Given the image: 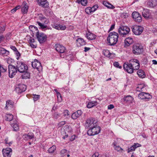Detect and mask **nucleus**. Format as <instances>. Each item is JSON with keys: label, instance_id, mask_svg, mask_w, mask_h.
Listing matches in <instances>:
<instances>
[{"label": "nucleus", "instance_id": "f257e3e1", "mask_svg": "<svg viewBox=\"0 0 157 157\" xmlns=\"http://www.w3.org/2000/svg\"><path fill=\"white\" fill-rule=\"evenodd\" d=\"M118 35L115 32L110 33L107 38V41L109 45L112 46L116 44L117 42Z\"/></svg>", "mask_w": 157, "mask_h": 157}, {"label": "nucleus", "instance_id": "f03ea898", "mask_svg": "<svg viewBox=\"0 0 157 157\" xmlns=\"http://www.w3.org/2000/svg\"><path fill=\"white\" fill-rule=\"evenodd\" d=\"M143 51L142 46L139 43L134 44L132 47V52L135 55H140Z\"/></svg>", "mask_w": 157, "mask_h": 157}, {"label": "nucleus", "instance_id": "7ed1b4c3", "mask_svg": "<svg viewBox=\"0 0 157 157\" xmlns=\"http://www.w3.org/2000/svg\"><path fill=\"white\" fill-rule=\"evenodd\" d=\"M89 128L87 132V133L89 136H94L98 134L100 131V127L97 125Z\"/></svg>", "mask_w": 157, "mask_h": 157}, {"label": "nucleus", "instance_id": "20e7f679", "mask_svg": "<svg viewBox=\"0 0 157 157\" xmlns=\"http://www.w3.org/2000/svg\"><path fill=\"white\" fill-rule=\"evenodd\" d=\"M8 67L9 75V77L12 78L15 75L18 71L17 66L16 67L10 64L6 66Z\"/></svg>", "mask_w": 157, "mask_h": 157}, {"label": "nucleus", "instance_id": "39448f33", "mask_svg": "<svg viewBox=\"0 0 157 157\" xmlns=\"http://www.w3.org/2000/svg\"><path fill=\"white\" fill-rule=\"evenodd\" d=\"M18 71L20 73H23L27 71L28 67L27 65L21 62H19L17 63L16 66Z\"/></svg>", "mask_w": 157, "mask_h": 157}, {"label": "nucleus", "instance_id": "423d86ee", "mask_svg": "<svg viewBox=\"0 0 157 157\" xmlns=\"http://www.w3.org/2000/svg\"><path fill=\"white\" fill-rule=\"evenodd\" d=\"M130 31L129 28L125 26H122L118 29L119 34L122 36H124L128 34Z\"/></svg>", "mask_w": 157, "mask_h": 157}, {"label": "nucleus", "instance_id": "0eeeda50", "mask_svg": "<svg viewBox=\"0 0 157 157\" xmlns=\"http://www.w3.org/2000/svg\"><path fill=\"white\" fill-rule=\"evenodd\" d=\"M132 31L134 34L136 35H140L143 32L144 28L141 26L135 25L132 28Z\"/></svg>", "mask_w": 157, "mask_h": 157}, {"label": "nucleus", "instance_id": "6e6552de", "mask_svg": "<svg viewBox=\"0 0 157 157\" xmlns=\"http://www.w3.org/2000/svg\"><path fill=\"white\" fill-rule=\"evenodd\" d=\"M36 36L40 43H42L46 40L47 37L43 33H40L39 31H37Z\"/></svg>", "mask_w": 157, "mask_h": 157}, {"label": "nucleus", "instance_id": "1a4fd4ad", "mask_svg": "<svg viewBox=\"0 0 157 157\" xmlns=\"http://www.w3.org/2000/svg\"><path fill=\"white\" fill-rule=\"evenodd\" d=\"M97 121L93 118H90L87 119L85 124L86 127L87 128L93 127L97 125Z\"/></svg>", "mask_w": 157, "mask_h": 157}, {"label": "nucleus", "instance_id": "9d476101", "mask_svg": "<svg viewBox=\"0 0 157 157\" xmlns=\"http://www.w3.org/2000/svg\"><path fill=\"white\" fill-rule=\"evenodd\" d=\"M32 67L35 69H36L39 72L42 71V67L40 62L37 60L35 59L32 62Z\"/></svg>", "mask_w": 157, "mask_h": 157}, {"label": "nucleus", "instance_id": "9b49d317", "mask_svg": "<svg viewBox=\"0 0 157 157\" xmlns=\"http://www.w3.org/2000/svg\"><path fill=\"white\" fill-rule=\"evenodd\" d=\"M123 68L124 70H126L129 73H133L134 70L130 63L128 64V63H124L123 65Z\"/></svg>", "mask_w": 157, "mask_h": 157}, {"label": "nucleus", "instance_id": "f8f14e48", "mask_svg": "<svg viewBox=\"0 0 157 157\" xmlns=\"http://www.w3.org/2000/svg\"><path fill=\"white\" fill-rule=\"evenodd\" d=\"M130 64L134 70L138 69L140 67V63L139 61L135 59H132L131 61Z\"/></svg>", "mask_w": 157, "mask_h": 157}, {"label": "nucleus", "instance_id": "ddd939ff", "mask_svg": "<svg viewBox=\"0 0 157 157\" xmlns=\"http://www.w3.org/2000/svg\"><path fill=\"white\" fill-rule=\"evenodd\" d=\"M132 16L133 18L136 21L140 22L141 21L142 17L141 15L137 12H134L132 13Z\"/></svg>", "mask_w": 157, "mask_h": 157}, {"label": "nucleus", "instance_id": "4468645a", "mask_svg": "<svg viewBox=\"0 0 157 157\" xmlns=\"http://www.w3.org/2000/svg\"><path fill=\"white\" fill-rule=\"evenodd\" d=\"M12 150L9 147L3 149L2 151L4 157H11Z\"/></svg>", "mask_w": 157, "mask_h": 157}, {"label": "nucleus", "instance_id": "2eb2a0df", "mask_svg": "<svg viewBox=\"0 0 157 157\" xmlns=\"http://www.w3.org/2000/svg\"><path fill=\"white\" fill-rule=\"evenodd\" d=\"M26 88V86L24 84H20L15 88V90L18 93H21L24 92Z\"/></svg>", "mask_w": 157, "mask_h": 157}, {"label": "nucleus", "instance_id": "dca6fc26", "mask_svg": "<svg viewBox=\"0 0 157 157\" xmlns=\"http://www.w3.org/2000/svg\"><path fill=\"white\" fill-rule=\"evenodd\" d=\"M56 51L60 53L65 52L66 48L63 45L59 44H57L55 45Z\"/></svg>", "mask_w": 157, "mask_h": 157}, {"label": "nucleus", "instance_id": "f3484780", "mask_svg": "<svg viewBox=\"0 0 157 157\" xmlns=\"http://www.w3.org/2000/svg\"><path fill=\"white\" fill-rule=\"evenodd\" d=\"M151 13L150 10L147 9H144L142 12V15L145 18L148 19L150 17Z\"/></svg>", "mask_w": 157, "mask_h": 157}, {"label": "nucleus", "instance_id": "a211bd4d", "mask_svg": "<svg viewBox=\"0 0 157 157\" xmlns=\"http://www.w3.org/2000/svg\"><path fill=\"white\" fill-rule=\"evenodd\" d=\"M133 39L131 37L126 38L124 40V46L128 47L133 43Z\"/></svg>", "mask_w": 157, "mask_h": 157}, {"label": "nucleus", "instance_id": "6ab92c4d", "mask_svg": "<svg viewBox=\"0 0 157 157\" xmlns=\"http://www.w3.org/2000/svg\"><path fill=\"white\" fill-rule=\"evenodd\" d=\"M82 113V111L81 110H78L72 114L71 118L73 119H76L81 116Z\"/></svg>", "mask_w": 157, "mask_h": 157}, {"label": "nucleus", "instance_id": "aec40b11", "mask_svg": "<svg viewBox=\"0 0 157 157\" xmlns=\"http://www.w3.org/2000/svg\"><path fill=\"white\" fill-rule=\"evenodd\" d=\"M76 43L78 46L84 45L86 44V42L82 38H78L76 40Z\"/></svg>", "mask_w": 157, "mask_h": 157}, {"label": "nucleus", "instance_id": "412c9836", "mask_svg": "<svg viewBox=\"0 0 157 157\" xmlns=\"http://www.w3.org/2000/svg\"><path fill=\"white\" fill-rule=\"evenodd\" d=\"M21 11L23 13H26L28 10V6L27 5L26 2H24L21 5Z\"/></svg>", "mask_w": 157, "mask_h": 157}, {"label": "nucleus", "instance_id": "4be33fe9", "mask_svg": "<svg viewBox=\"0 0 157 157\" xmlns=\"http://www.w3.org/2000/svg\"><path fill=\"white\" fill-rule=\"evenodd\" d=\"M47 0H38L37 2L40 4V6H41L44 7H46L49 5L48 2L46 1Z\"/></svg>", "mask_w": 157, "mask_h": 157}, {"label": "nucleus", "instance_id": "5701e85b", "mask_svg": "<svg viewBox=\"0 0 157 157\" xmlns=\"http://www.w3.org/2000/svg\"><path fill=\"white\" fill-rule=\"evenodd\" d=\"M98 102L97 101H89L87 106L88 108H90L97 105Z\"/></svg>", "mask_w": 157, "mask_h": 157}, {"label": "nucleus", "instance_id": "b1692460", "mask_svg": "<svg viewBox=\"0 0 157 157\" xmlns=\"http://www.w3.org/2000/svg\"><path fill=\"white\" fill-rule=\"evenodd\" d=\"M86 36L88 39L90 40H94L95 39L96 37V36L94 34L89 32L86 33Z\"/></svg>", "mask_w": 157, "mask_h": 157}, {"label": "nucleus", "instance_id": "393cba45", "mask_svg": "<svg viewBox=\"0 0 157 157\" xmlns=\"http://www.w3.org/2000/svg\"><path fill=\"white\" fill-rule=\"evenodd\" d=\"M157 4V2L155 0H151L147 3V5L150 7H153Z\"/></svg>", "mask_w": 157, "mask_h": 157}, {"label": "nucleus", "instance_id": "a878e982", "mask_svg": "<svg viewBox=\"0 0 157 157\" xmlns=\"http://www.w3.org/2000/svg\"><path fill=\"white\" fill-rule=\"evenodd\" d=\"M9 54V52L6 50L5 49L2 48H0V54L1 55H4L7 56Z\"/></svg>", "mask_w": 157, "mask_h": 157}, {"label": "nucleus", "instance_id": "bb28decb", "mask_svg": "<svg viewBox=\"0 0 157 157\" xmlns=\"http://www.w3.org/2000/svg\"><path fill=\"white\" fill-rule=\"evenodd\" d=\"M102 53L104 56L108 57H111V56L112 55V54L110 53L109 51L106 49L103 50Z\"/></svg>", "mask_w": 157, "mask_h": 157}, {"label": "nucleus", "instance_id": "cd10ccee", "mask_svg": "<svg viewBox=\"0 0 157 157\" xmlns=\"http://www.w3.org/2000/svg\"><path fill=\"white\" fill-rule=\"evenodd\" d=\"M103 4L108 8L113 9L115 8L113 6L106 1H103Z\"/></svg>", "mask_w": 157, "mask_h": 157}, {"label": "nucleus", "instance_id": "c85d7f7f", "mask_svg": "<svg viewBox=\"0 0 157 157\" xmlns=\"http://www.w3.org/2000/svg\"><path fill=\"white\" fill-rule=\"evenodd\" d=\"M137 74L140 77L142 78H144L145 76L144 72L142 70L140 69L137 71Z\"/></svg>", "mask_w": 157, "mask_h": 157}, {"label": "nucleus", "instance_id": "c756f323", "mask_svg": "<svg viewBox=\"0 0 157 157\" xmlns=\"http://www.w3.org/2000/svg\"><path fill=\"white\" fill-rule=\"evenodd\" d=\"M34 136L33 133H29L28 134L24 135L23 137L27 140L31 139L34 138Z\"/></svg>", "mask_w": 157, "mask_h": 157}, {"label": "nucleus", "instance_id": "7c9ffc66", "mask_svg": "<svg viewBox=\"0 0 157 157\" xmlns=\"http://www.w3.org/2000/svg\"><path fill=\"white\" fill-rule=\"evenodd\" d=\"M11 126L13 128L14 130L15 131H17L18 130L19 128V126L18 124H17V121H16L14 123H11Z\"/></svg>", "mask_w": 157, "mask_h": 157}, {"label": "nucleus", "instance_id": "2f4dec72", "mask_svg": "<svg viewBox=\"0 0 157 157\" xmlns=\"http://www.w3.org/2000/svg\"><path fill=\"white\" fill-rule=\"evenodd\" d=\"M133 99V98L131 96H127L124 98V101L128 102V103H131Z\"/></svg>", "mask_w": 157, "mask_h": 157}, {"label": "nucleus", "instance_id": "473e14b6", "mask_svg": "<svg viewBox=\"0 0 157 157\" xmlns=\"http://www.w3.org/2000/svg\"><path fill=\"white\" fill-rule=\"evenodd\" d=\"M116 143L115 142H114L113 144V145L114 148L115 150L118 151H121L123 150V149L119 146H117Z\"/></svg>", "mask_w": 157, "mask_h": 157}, {"label": "nucleus", "instance_id": "72a5a7b5", "mask_svg": "<svg viewBox=\"0 0 157 157\" xmlns=\"http://www.w3.org/2000/svg\"><path fill=\"white\" fill-rule=\"evenodd\" d=\"M29 29L30 30L32 31L34 34V33L36 34V32L38 31L37 28L36 27H35L32 25H30L29 26Z\"/></svg>", "mask_w": 157, "mask_h": 157}, {"label": "nucleus", "instance_id": "f704fd0d", "mask_svg": "<svg viewBox=\"0 0 157 157\" xmlns=\"http://www.w3.org/2000/svg\"><path fill=\"white\" fill-rule=\"evenodd\" d=\"M23 73H24V74L22 75L23 79H27L30 78V73L27 72V71Z\"/></svg>", "mask_w": 157, "mask_h": 157}, {"label": "nucleus", "instance_id": "c9c22d12", "mask_svg": "<svg viewBox=\"0 0 157 157\" xmlns=\"http://www.w3.org/2000/svg\"><path fill=\"white\" fill-rule=\"evenodd\" d=\"M6 120L7 121H11L12 120L13 117V116L11 114H6Z\"/></svg>", "mask_w": 157, "mask_h": 157}, {"label": "nucleus", "instance_id": "e433bc0d", "mask_svg": "<svg viewBox=\"0 0 157 157\" xmlns=\"http://www.w3.org/2000/svg\"><path fill=\"white\" fill-rule=\"evenodd\" d=\"M56 147L55 146L53 145L52 147L49 148L48 150V151L49 153H52L54 152L56 150Z\"/></svg>", "mask_w": 157, "mask_h": 157}, {"label": "nucleus", "instance_id": "4c0bfd02", "mask_svg": "<svg viewBox=\"0 0 157 157\" xmlns=\"http://www.w3.org/2000/svg\"><path fill=\"white\" fill-rule=\"evenodd\" d=\"M142 94H144V99H150L151 97V95L148 93L144 92V93Z\"/></svg>", "mask_w": 157, "mask_h": 157}, {"label": "nucleus", "instance_id": "58836bf2", "mask_svg": "<svg viewBox=\"0 0 157 157\" xmlns=\"http://www.w3.org/2000/svg\"><path fill=\"white\" fill-rule=\"evenodd\" d=\"M93 11L92 9H91V8L90 7H88L85 10V12L88 14H90L91 12H92Z\"/></svg>", "mask_w": 157, "mask_h": 157}, {"label": "nucleus", "instance_id": "ea45409f", "mask_svg": "<svg viewBox=\"0 0 157 157\" xmlns=\"http://www.w3.org/2000/svg\"><path fill=\"white\" fill-rule=\"evenodd\" d=\"M36 22L38 24V25L39 26H40V27L42 29H43L47 27V26L46 25H44V24H42L40 22L38 21H37Z\"/></svg>", "mask_w": 157, "mask_h": 157}, {"label": "nucleus", "instance_id": "a19ab883", "mask_svg": "<svg viewBox=\"0 0 157 157\" xmlns=\"http://www.w3.org/2000/svg\"><path fill=\"white\" fill-rule=\"evenodd\" d=\"M33 100L34 101H36L38 100L40 98V95L33 94Z\"/></svg>", "mask_w": 157, "mask_h": 157}, {"label": "nucleus", "instance_id": "79ce46f5", "mask_svg": "<svg viewBox=\"0 0 157 157\" xmlns=\"http://www.w3.org/2000/svg\"><path fill=\"white\" fill-rule=\"evenodd\" d=\"M142 93H144V92H142L139 94L138 95V97L140 99H144V94H143Z\"/></svg>", "mask_w": 157, "mask_h": 157}, {"label": "nucleus", "instance_id": "37998d69", "mask_svg": "<svg viewBox=\"0 0 157 157\" xmlns=\"http://www.w3.org/2000/svg\"><path fill=\"white\" fill-rule=\"evenodd\" d=\"M20 8V6H17L14 8L12 9L11 10V12L12 13H14L17 10L19 9V8Z\"/></svg>", "mask_w": 157, "mask_h": 157}, {"label": "nucleus", "instance_id": "c03bdc74", "mask_svg": "<svg viewBox=\"0 0 157 157\" xmlns=\"http://www.w3.org/2000/svg\"><path fill=\"white\" fill-rule=\"evenodd\" d=\"M61 117V114H58L57 113H54V118L56 119H57L59 118L60 117Z\"/></svg>", "mask_w": 157, "mask_h": 157}, {"label": "nucleus", "instance_id": "a18cd8bd", "mask_svg": "<svg viewBox=\"0 0 157 157\" xmlns=\"http://www.w3.org/2000/svg\"><path fill=\"white\" fill-rule=\"evenodd\" d=\"M135 147H134L133 146H132L128 148V152L129 153L132 151H135Z\"/></svg>", "mask_w": 157, "mask_h": 157}, {"label": "nucleus", "instance_id": "49530a36", "mask_svg": "<svg viewBox=\"0 0 157 157\" xmlns=\"http://www.w3.org/2000/svg\"><path fill=\"white\" fill-rule=\"evenodd\" d=\"M114 66L117 67H118L119 68H121L122 67L121 66H119V63L117 62H115L113 63Z\"/></svg>", "mask_w": 157, "mask_h": 157}, {"label": "nucleus", "instance_id": "de8ad7c7", "mask_svg": "<svg viewBox=\"0 0 157 157\" xmlns=\"http://www.w3.org/2000/svg\"><path fill=\"white\" fill-rule=\"evenodd\" d=\"M66 123L65 121H62L58 123L57 126L58 128L60 127L63 125H64Z\"/></svg>", "mask_w": 157, "mask_h": 157}, {"label": "nucleus", "instance_id": "09e8293b", "mask_svg": "<svg viewBox=\"0 0 157 157\" xmlns=\"http://www.w3.org/2000/svg\"><path fill=\"white\" fill-rule=\"evenodd\" d=\"M5 29V28L4 25H0V33L3 32Z\"/></svg>", "mask_w": 157, "mask_h": 157}, {"label": "nucleus", "instance_id": "8fccbe9b", "mask_svg": "<svg viewBox=\"0 0 157 157\" xmlns=\"http://www.w3.org/2000/svg\"><path fill=\"white\" fill-rule=\"evenodd\" d=\"M80 3L82 5L85 6L87 5V0H82L81 1Z\"/></svg>", "mask_w": 157, "mask_h": 157}, {"label": "nucleus", "instance_id": "3c124183", "mask_svg": "<svg viewBox=\"0 0 157 157\" xmlns=\"http://www.w3.org/2000/svg\"><path fill=\"white\" fill-rule=\"evenodd\" d=\"M59 25L53 24L52 25V27L56 29L59 30Z\"/></svg>", "mask_w": 157, "mask_h": 157}, {"label": "nucleus", "instance_id": "603ef678", "mask_svg": "<svg viewBox=\"0 0 157 157\" xmlns=\"http://www.w3.org/2000/svg\"><path fill=\"white\" fill-rule=\"evenodd\" d=\"M67 152V150L66 149H64L61 150L60 152L61 155L62 156H63L65 153H66Z\"/></svg>", "mask_w": 157, "mask_h": 157}, {"label": "nucleus", "instance_id": "864d4df0", "mask_svg": "<svg viewBox=\"0 0 157 157\" xmlns=\"http://www.w3.org/2000/svg\"><path fill=\"white\" fill-rule=\"evenodd\" d=\"M59 30H64L66 29L65 25H59Z\"/></svg>", "mask_w": 157, "mask_h": 157}, {"label": "nucleus", "instance_id": "5fc2aeb1", "mask_svg": "<svg viewBox=\"0 0 157 157\" xmlns=\"http://www.w3.org/2000/svg\"><path fill=\"white\" fill-rule=\"evenodd\" d=\"M68 113L69 111L68 110H65L63 113V116L64 117H66L67 116L69 115V114Z\"/></svg>", "mask_w": 157, "mask_h": 157}, {"label": "nucleus", "instance_id": "6e6d98bb", "mask_svg": "<svg viewBox=\"0 0 157 157\" xmlns=\"http://www.w3.org/2000/svg\"><path fill=\"white\" fill-rule=\"evenodd\" d=\"M98 8V5H94L93 6L92 8H91V9H92V10L93 11H92V12H93Z\"/></svg>", "mask_w": 157, "mask_h": 157}, {"label": "nucleus", "instance_id": "4d7b16f0", "mask_svg": "<svg viewBox=\"0 0 157 157\" xmlns=\"http://www.w3.org/2000/svg\"><path fill=\"white\" fill-rule=\"evenodd\" d=\"M57 96L58 98V100H60V101H61V95L60 94L59 92H57Z\"/></svg>", "mask_w": 157, "mask_h": 157}, {"label": "nucleus", "instance_id": "13d9d810", "mask_svg": "<svg viewBox=\"0 0 157 157\" xmlns=\"http://www.w3.org/2000/svg\"><path fill=\"white\" fill-rule=\"evenodd\" d=\"M99 155V154L98 152H96L92 155L91 157H98Z\"/></svg>", "mask_w": 157, "mask_h": 157}, {"label": "nucleus", "instance_id": "bf43d9fd", "mask_svg": "<svg viewBox=\"0 0 157 157\" xmlns=\"http://www.w3.org/2000/svg\"><path fill=\"white\" fill-rule=\"evenodd\" d=\"M133 146L136 149L137 147H140L141 145L138 143H135Z\"/></svg>", "mask_w": 157, "mask_h": 157}, {"label": "nucleus", "instance_id": "052dcab7", "mask_svg": "<svg viewBox=\"0 0 157 157\" xmlns=\"http://www.w3.org/2000/svg\"><path fill=\"white\" fill-rule=\"evenodd\" d=\"M6 104H7L8 105H12V102L11 101L9 100L6 101Z\"/></svg>", "mask_w": 157, "mask_h": 157}, {"label": "nucleus", "instance_id": "680f3d73", "mask_svg": "<svg viewBox=\"0 0 157 157\" xmlns=\"http://www.w3.org/2000/svg\"><path fill=\"white\" fill-rule=\"evenodd\" d=\"M114 107V106L113 105H110L108 106V109H111L113 108Z\"/></svg>", "mask_w": 157, "mask_h": 157}, {"label": "nucleus", "instance_id": "e2e57ef3", "mask_svg": "<svg viewBox=\"0 0 157 157\" xmlns=\"http://www.w3.org/2000/svg\"><path fill=\"white\" fill-rule=\"evenodd\" d=\"M34 42V39L32 37H30V39L29 40V43H33Z\"/></svg>", "mask_w": 157, "mask_h": 157}, {"label": "nucleus", "instance_id": "0e129e2a", "mask_svg": "<svg viewBox=\"0 0 157 157\" xmlns=\"http://www.w3.org/2000/svg\"><path fill=\"white\" fill-rule=\"evenodd\" d=\"M10 48L12 50H13L14 51H16L17 50L16 48L14 46H11L10 47Z\"/></svg>", "mask_w": 157, "mask_h": 157}, {"label": "nucleus", "instance_id": "69168bd1", "mask_svg": "<svg viewBox=\"0 0 157 157\" xmlns=\"http://www.w3.org/2000/svg\"><path fill=\"white\" fill-rule=\"evenodd\" d=\"M5 39V37L3 35H2L0 36V42L4 40Z\"/></svg>", "mask_w": 157, "mask_h": 157}, {"label": "nucleus", "instance_id": "338daca9", "mask_svg": "<svg viewBox=\"0 0 157 157\" xmlns=\"http://www.w3.org/2000/svg\"><path fill=\"white\" fill-rule=\"evenodd\" d=\"M40 19L41 21L45 20L46 19V18L44 17H40Z\"/></svg>", "mask_w": 157, "mask_h": 157}, {"label": "nucleus", "instance_id": "774afa93", "mask_svg": "<svg viewBox=\"0 0 157 157\" xmlns=\"http://www.w3.org/2000/svg\"><path fill=\"white\" fill-rule=\"evenodd\" d=\"M114 26H115L114 25H112L109 29V31H111V30H113L114 28Z\"/></svg>", "mask_w": 157, "mask_h": 157}]
</instances>
